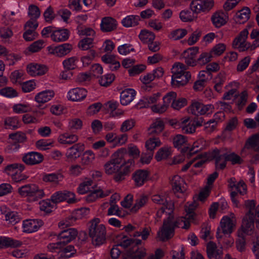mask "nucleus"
<instances>
[{
  "mask_svg": "<svg viewBox=\"0 0 259 259\" xmlns=\"http://www.w3.org/2000/svg\"><path fill=\"white\" fill-rule=\"evenodd\" d=\"M248 31L247 28L241 31L239 35L233 40L232 46L235 49H237L239 52H243L249 48L251 50L259 46V37L254 38L252 44L247 42L246 39L248 35Z\"/></svg>",
  "mask_w": 259,
  "mask_h": 259,
  "instance_id": "nucleus-3",
  "label": "nucleus"
},
{
  "mask_svg": "<svg viewBox=\"0 0 259 259\" xmlns=\"http://www.w3.org/2000/svg\"><path fill=\"white\" fill-rule=\"evenodd\" d=\"M245 205L246 208L248 209L246 213H250L259 217V205L255 207V203L254 200H247L245 202Z\"/></svg>",
  "mask_w": 259,
  "mask_h": 259,
  "instance_id": "nucleus-47",
  "label": "nucleus"
},
{
  "mask_svg": "<svg viewBox=\"0 0 259 259\" xmlns=\"http://www.w3.org/2000/svg\"><path fill=\"white\" fill-rule=\"evenodd\" d=\"M77 59L76 57H72L64 60L63 65L67 70H73L77 67Z\"/></svg>",
  "mask_w": 259,
  "mask_h": 259,
  "instance_id": "nucleus-50",
  "label": "nucleus"
},
{
  "mask_svg": "<svg viewBox=\"0 0 259 259\" xmlns=\"http://www.w3.org/2000/svg\"><path fill=\"white\" fill-rule=\"evenodd\" d=\"M18 192L22 197H28L33 201H37L45 195L44 190L34 184H28L19 187Z\"/></svg>",
  "mask_w": 259,
  "mask_h": 259,
  "instance_id": "nucleus-4",
  "label": "nucleus"
},
{
  "mask_svg": "<svg viewBox=\"0 0 259 259\" xmlns=\"http://www.w3.org/2000/svg\"><path fill=\"white\" fill-rule=\"evenodd\" d=\"M187 102L185 98L176 99L171 103V107L176 110H179L187 105Z\"/></svg>",
  "mask_w": 259,
  "mask_h": 259,
  "instance_id": "nucleus-61",
  "label": "nucleus"
},
{
  "mask_svg": "<svg viewBox=\"0 0 259 259\" xmlns=\"http://www.w3.org/2000/svg\"><path fill=\"white\" fill-rule=\"evenodd\" d=\"M78 232L74 228H69L61 231L58 235L59 243L65 246L67 243L75 239L77 236Z\"/></svg>",
  "mask_w": 259,
  "mask_h": 259,
  "instance_id": "nucleus-11",
  "label": "nucleus"
},
{
  "mask_svg": "<svg viewBox=\"0 0 259 259\" xmlns=\"http://www.w3.org/2000/svg\"><path fill=\"white\" fill-rule=\"evenodd\" d=\"M44 47V41L42 40H37L32 43L29 47L30 52L35 53L40 50Z\"/></svg>",
  "mask_w": 259,
  "mask_h": 259,
  "instance_id": "nucleus-63",
  "label": "nucleus"
},
{
  "mask_svg": "<svg viewBox=\"0 0 259 259\" xmlns=\"http://www.w3.org/2000/svg\"><path fill=\"white\" fill-rule=\"evenodd\" d=\"M187 69V67L184 64L181 63H175L171 68V72L172 73L171 79H179L180 75L184 74V72H188L186 71Z\"/></svg>",
  "mask_w": 259,
  "mask_h": 259,
  "instance_id": "nucleus-35",
  "label": "nucleus"
},
{
  "mask_svg": "<svg viewBox=\"0 0 259 259\" xmlns=\"http://www.w3.org/2000/svg\"><path fill=\"white\" fill-rule=\"evenodd\" d=\"M135 125V121L133 119H129L125 120L122 123L120 127V131L124 133L132 129Z\"/></svg>",
  "mask_w": 259,
  "mask_h": 259,
  "instance_id": "nucleus-59",
  "label": "nucleus"
},
{
  "mask_svg": "<svg viewBox=\"0 0 259 259\" xmlns=\"http://www.w3.org/2000/svg\"><path fill=\"white\" fill-rule=\"evenodd\" d=\"M250 9L245 7L239 11L236 15V21L240 23H244L247 21L250 17Z\"/></svg>",
  "mask_w": 259,
  "mask_h": 259,
  "instance_id": "nucleus-38",
  "label": "nucleus"
},
{
  "mask_svg": "<svg viewBox=\"0 0 259 259\" xmlns=\"http://www.w3.org/2000/svg\"><path fill=\"white\" fill-rule=\"evenodd\" d=\"M164 126L163 121L161 119H157L148 128V134L150 135H158L162 132Z\"/></svg>",
  "mask_w": 259,
  "mask_h": 259,
  "instance_id": "nucleus-36",
  "label": "nucleus"
},
{
  "mask_svg": "<svg viewBox=\"0 0 259 259\" xmlns=\"http://www.w3.org/2000/svg\"><path fill=\"white\" fill-rule=\"evenodd\" d=\"M187 33V31L185 29H178L175 30L170 33L169 38L176 40L182 38Z\"/></svg>",
  "mask_w": 259,
  "mask_h": 259,
  "instance_id": "nucleus-52",
  "label": "nucleus"
},
{
  "mask_svg": "<svg viewBox=\"0 0 259 259\" xmlns=\"http://www.w3.org/2000/svg\"><path fill=\"white\" fill-rule=\"evenodd\" d=\"M10 141L7 148L9 152L16 151L20 148L19 143H24L26 141V135L20 132L12 133L9 136Z\"/></svg>",
  "mask_w": 259,
  "mask_h": 259,
  "instance_id": "nucleus-7",
  "label": "nucleus"
},
{
  "mask_svg": "<svg viewBox=\"0 0 259 259\" xmlns=\"http://www.w3.org/2000/svg\"><path fill=\"white\" fill-rule=\"evenodd\" d=\"M0 95L7 98H14L18 96V93L12 88L6 87L0 90Z\"/></svg>",
  "mask_w": 259,
  "mask_h": 259,
  "instance_id": "nucleus-53",
  "label": "nucleus"
},
{
  "mask_svg": "<svg viewBox=\"0 0 259 259\" xmlns=\"http://www.w3.org/2000/svg\"><path fill=\"white\" fill-rule=\"evenodd\" d=\"M225 77L224 73H220L215 77L214 80L215 85L214 88L218 92H220L222 90V86L225 82Z\"/></svg>",
  "mask_w": 259,
  "mask_h": 259,
  "instance_id": "nucleus-57",
  "label": "nucleus"
},
{
  "mask_svg": "<svg viewBox=\"0 0 259 259\" xmlns=\"http://www.w3.org/2000/svg\"><path fill=\"white\" fill-rule=\"evenodd\" d=\"M43 222L40 220H26L23 221V232L32 233L38 230L42 225Z\"/></svg>",
  "mask_w": 259,
  "mask_h": 259,
  "instance_id": "nucleus-20",
  "label": "nucleus"
},
{
  "mask_svg": "<svg viewBox=\"0 0 259 259\" xmlns=\"http://www.w3.org/2000/svg\"><path fill=\"white\" fill-rule=\"evenodd\" d=\"M145 248H138L135 251H130L128 253V256L131 259H142L146 255Z\"/></svg>",
  "mask_w": 259,
  "mask_h": 259,
  "instance_id": "nucleus-49",
  "label": "nucleus"
},
{
  "mask_svg": "<svg viewBox=\"0 0 259 259\" xmlns=\"http://www.w3.org/2000/svg\"><path fill=\"white\" fill-rule=\"evenodd\" d=\"M147 196L143 195H141L137 199L136 203L134 206L131 209V211L133 212H137L141 207H143L147 202Z\"/></svg>",
  "mask_w": 259,
  "mask_h": 259,
  "instance_id": "nucleus-48",
  "label": "nucleus"
},
{
  "mask_svg": "<svg viewBox=\"0 0 259 259\" xmlns=\"http://www.w3.org/2000/svg\"><path fill=\"white\" fill-rule=\"evenodd\" d=\"M95 158V155L91 150L85 151L81 158V163L82 165H88L92 163Z\"/></svg>",
  "mask_w": 259,
  "mask_h": 259,
  "instance_id": "nucleus-42",
  "label": "nucleus"
},
{
  "mask_svg": "<svg viewBox=\"0 0 259 259\" xmlns=\"http://www.w3.org/2000/svg\"><path fill=\"white\" fill-rule=\"evenodd\" d=\"M78 137L75 134H70L68 133L60 135L58 138V142L61 144L71 145L76 142Z\"/></svg>",
  "mask_w": 259,
  "mask_h": 259,
  "instance_id": "nucleus-33",
  "label": "nucleus"
},
{
  "mask_svg": "<svg viewBox=\"0 0 259 259\" xmlns=\"http://www.w3.org/2000/svg\"><path fill=\"white\" fill-rule=\"evenodd\" d=\"M115 78L113 74H107L102 76L99 81L101 85L107 87L110 85Z\"/></svg>",
  "mask_w": 259,
  "mask_h": 259,
  "instance_id": "nucleus-55",
  "label": "nucleus"
},
{
  "mask_svg": "<svg viewBox=\"0 0 259 259\" xmlns=\"http://www.w3.org/2000/svg\"><path fill=\"white\" fill-rule=\"evenodd\" d=\"M78 219L76 215H70L67 217L65 220H62L58 224V226L60 228L62 229L65 227H67L68 226L72 225L75 222V221Z\"/></svg>",
  "mask_w": 259,
  "mask_h": 259,
  "instance_id": "nucleus-54",
  "label": "nucleus"
},
{
  "mask_svg": "<svg viewBox=\"0 0 259 259\" xmlns=\"http://www.w3.org/2000/svg\"><path fill=\"white\" fill-rule=\"evenodd\" d=\"M256 216L250 213H246L243 219L241 225L242 234L251 235L253 233L254 227V218Z\"/></svg>",
  "mask_w": 259,
  "mask_h": 259,
  "instance_id": "nucleus-13",
  "label": "nucleus"
},
{
  "mask_svg": "<svg viewBox=\"0 0 259 259\" xmlns=\"http://www.w3.org/2000/svg\"><path fill=\"white\" fill-rule=\"evenodd\" d=\"M191 78L190 72H184L179 76V79H171V84L174 88H180L185 85Z\"/></svg>",
  "mask_w": 259,
  "mask_h": 259,
  "instance_id": "nucleus-30",
  "label": "nucleus"
},
{
  "mask_svg": "<svg viewBox=\"0 0 259 259\" xmlns=\"http://www.w3.org/2000/svg\"><path fill=\"white\" fill-rule=\"evenodd\" d=\"M152 200L154 203L162 205V206H165L166 209L168 210L166 213L170 214L174 209V204L169 199H168L167 197L162 195H154L152 197Z\"/></svg>",
  "mask_w": 259,
  "mask_h": 259,
  "instance_id": "nucleus-16",
  "label": "nucleus"
},
{
  "mask_svg": "<svg viewBox=\"0 0 259 259\" xmlns=\"http://www.w3.org/2000/svg\"><path fill=\"white\" fill-rule=\"evenodd\" d=\"M149 176L150 172L147 170L139 169L136 170L133 175L135 185L138 187L143 186L148 181Z\"/></svg>",
  "mask_w": 259,
  "mask_h": 259,
  "instance_id": "nucleus-17",
  "label": "nucleus"
},
{
  "mask_svg": "<svg viewBox=\"0 0 259 259\" xmlns=\"http://www.w3.org/2000/svg\"><path fill=\"white\" fill-rule=\"evenodd\" d=\"M84 150V144L82 143L75 144L68 149L66 153V157L68 159H75L80 156Z\"/></svg>",
  "mask_w": 259,
  "mask_h": 259,
  "instance_id": "nucleus-23",
  "label": "nucleus"
},
{
  "mask_svg": "<svg viewBox=\"0 0 259 259\" xmlns=\"http://www.w3.org/2000/svg\"><path fill=\"white\" fill-rule=\"evenodd\" d=\"M186 142V137L181 135L176 136L173 140L174 145L177 148H180Z\"/></svg>",
  "mask_w": 259,
  "mask_h": 259,
  "instance_id": "nucleus-64",
  "label": "nucleus"
},
{
  "mask_svg": "<svg viewBox=\"0 0 259 259\" xmlns=\"http://www.w3.org/2000/svg\"><path fill=\"white\" fill-rule=\"evenodd\" d=\"M226 160L230 161L232 164H240L243 161L241 158L235 153H231L229 154L226 153Z\"/></svg>",
  "mask_w": 259,
  "mask_h": 259,
  "instance_id": "nucleus-58",
  "label": "nucleus"
},
{
  "mask_svg": "<svg viewBox=\"0 0 259 259\" xmlns=\"http://www.w3.org/2000/svg\"><path fill=\"white\" fill-rule=\"evenodd\" d=\"M177 226V222L174 221L170 217H168L166 220H164L163 226L157 233V236L160 240L162 241H166L174 235L175 227Z\"/></svg>",
  "mask_w": 259,
  "mask_h": 259,
  "instance_id": "nucleus-6",
  "label": "nucleus"
},
{
  "mask_svg": "<svg viewBox=\"0 0 259 259\" xmlns=\"http://www.w3.org/2000/svg\"><path fill=\"white\" fill-rule=\"evenodd\" d=\"M27 71L31 76L42 75L47 71V67L44 65L30 64L27 66Z\"/></svg>",
  "mask_w": 259,
  "mask_h": 259,
  "instance_id": "nucleus-26",
  "label": "nucleus"
},
{
  "mask_svg": "<svg viewBox=\"0 0 259 259\" xmlns=\"http://www.w3.org/2000/svg\"><path fill=\"white\" fill-rule=\"evenodd\" d=\"M22 244L21 241L11 238L4 237L0 238V248L4 247H17Z\"/></svg>",
  "mask_w": 259,
  "mask_h": 259,
  "instance_id": "nucleus-34",
  "label": "nucleus"
},
{
  "mask_svg": "<svg viewBox=\"0 0 259 259\" xmlns=\"http://www.w3.org/2000/svg\"><path fill=\"white\" fill-rule=\"evenodd\" d=\"M110 193L111 191L109 190L104 192L101 189H97L91 191V193L85 197V200L88 202H93L99 198H103L108 196Z\"/></svg>",
  "mask_w": 259,
  "mask_h": 259,
  "instance_id": "nucleus-27",
  "label": "nucleus"
},
{
  "mask_svg": "<svg viewBox=\"0 0 259 259\" xmlns=\"http://www.w3.org/2000/svg\"><path fill=\"white\" fill-rule=\"evenodd\" d=\"M171 184L175 194H183L186 190V185L184 181L179 176L176 175L173 177Z\"/></svg>",
  "mask_w": 259,
  "mask_h": 259,
  "instance_id": "nucleus-24",
  "label": "nucleus"
},
{
  "mask_svg": "<svg viewBox=\"0 0 259 259\" xmlns=\"http://www.w3.org/2000/svg\"><path fill=\"white\" fill-rule=\"evenodd\" d=\"M213 4V0H193L190 4V8L193 13L198 14L201 11H209Z\"/></svg>",
  "mask_w": 259,
  "mask_h": 259,
  "instance_id": "nucleus-9",
  "label": "nucleus"
},
{
  "mask_svg": "<svg viewBox=\"0 0 259 259\" xmlns=\"http://www.w3.org/2000/svg\"><path fill=\"white\" fill-rule=\"evenodd\" d=\"M40 15V11L38 7L32 5L29 7L28 8V15L31 18L37 19L39 17Z\"/></svg>",
  "mask_w": 259,
  "mask_h": 259,
  "instance_id": "nucleus-60",
  "label": "nucleus"
},
{
  "mask_svg": "<svg viewBox=\"0 0 259 259\" xmlns=\"http://www.w3.org/2000/svg\"><path fill=\"white\" fill-rule=\"evenodd\" d=\"M63 179V175L59 173L44 174L42 180L45 182L58 183Z\"/></svg>",
  "mask_w": 259,
  "mask_h": 259,
  "instance_id": "nucleus-43",
  "label": "nucleus"
},
{
  "mask_svg": "<svg viewBox=\"0 0 259 259\" xmlns=\"http://www.w3.org/2000/svg\"><path fill=\"white\" fill-rule=\"evenodd\" d=\"M161 142L159 138L156 137L149 138L145 143L147 151H154V149L161 145Z\"/></svg>",
  "mask_w": 259,
  "mask_h": 259,
  "instance_id": "nucleus-46",
  "label": "nucleus"
},
{
  "mask_svg": "<svg viewBox=\"0 0 259 259\" xmlns=\"http://www.w3.org/2000/svg\"><path fill=\"white\" fill-rule=\"evenodd\" d=\"M5 219L12 225L17 223L20 220L17 213L13 211L7 213L5 215Z\"/></svg>",
  "mask_w": 259,
  "mask_h": 259,
  "instance_id": "nucleus-62",
  "label": "nucleus"
},
{
  "mask_svg": "<svg viewBox=\"0 0 259 259\" xmlns=\"http://www.w3.org/2000/svg\"><path fill=\"white\" fill-rule=\"evenodd\" d=\"M125 154L126 149L124 148H121L114 152L111 159L104 165L105 172L108 175H112L119 172L123 165Z\"/></svg>",
  "mask_w": 259,
  "mask_h": 259,
  "instance_id": "nucleus-2",
  "label": "nucleus"
},
{
  "mask_svg": "<svg viewBox=\"0 0 259 259\" xmlns=\"http://www.w3.org/2000/svg\"><path fill=\"white\" fill-rule=\"evenodd\" d=\"M194 14L192 15L191 12L189 10H183L180 13V18L183 22L192 21L196 18V16H194Z\"/></svg>",
  "mask_w": 259,
  "mask_h": 259,
  "instance_id": "nucleus-56",
  "label": "nucleus"
},
{
  "mask_svg": "<svg viewBox=\"0 0 259 259\" xmlns=\"http://www.w3.org/2000/svg\"><path fill=\"white\" fill-rule=\"evenodd\" d=\"M244 148L253 151L259 150V134L250 137L246 141Z\"/></svg>",
  "mask_w": 259,
  "mask_h": 259,
  "instance_id": "nucleus-31",
  "label": "nucleus"
},
{
  "mask_svg": "<svg viewBox=\"0 0 259 259\" xmlns=\"http://www.w3.org/2000/svg\"><path fill=\"white\" fill-rule=\"evenodd\" d=\"M136 91L133 89H126L120 94V103L122 105L129 104L134 99Z\"/></svg>",
  "mask_w": 259,
  "mask_h": 259,
  "instance_id": "nucleus-29",
  "label": "nucleus"
},
{
  "mask_svg": "<svg viewBox=\"0 0 259 259\" xmlns=\"http://www.w3.org/2000/svg\"><path fill=\"white\" fill-rule=\"evenodd\" d=\"M226 153H224L222 150L215 148L208 153H204L198 156L200 158L203 157L207 160H215V165L217 169H223L226 166Z\"/></svg>",
  "mask_w": 259,
  "mask_h": 259,
  "instance_id": "nucleus-5",
  "label": "nucleus"
},
{
  "mask_svg": "<svg viewBox=\"0 0 259 259\" xmlns=\"http://www.w3.org/2000/svg\"><path fill=\"white\" fill-rule=\"evenodd\" d=\"M198 52L197 47H193L185 51L182 54V57L185 60V63L190 66L196 65V55Z\"/></svg>",
  "mask_w": 259,
  "mask_h": 259,
  "instance_id": "nucleus-18",
  "label": "nucleus"
},
{
  "mask_svg": "<svg viewBox=\"0 0 259 259\" xmlns=\"http://www.w3.org/2000/svg\"><path fill=\"white\" fill-rule=\"evenodd\" d=\"M220 225L222 233L224 234H230L235 227V218L233 216L231 218L228 216H225L221 220Z\"/></svg>",
  "mask_w": 259,
  "mask_h": 259,
  "instance_id": "nucleus-14",
  "label": "nucleus"
},
{
  "mask_svg": "<svg viewBox=\"0 0 259 259\" xmlns=\"http://www.w3.org/2000/svg\"><path fill=\"white\" fill-rule=\"evenodd\" d=\"M51 200L56 204L63 201H66L68 203H74L76 202L75 194L66 190L56 192L51 196Z\"/></svg>",
  "mask_w": 259,
  "mask_h": 259,
  "instance_id": "nucleus-8",
  "label": "nucleus"
},
{
  "mask_svg": "<svg viewBox=\"0 0 259 259\" xmlns=\"http://www.w3.org/2000/svg\"><path fill=\"white\" fill-rule=\"evenodd\" d=\"M170 154V148L163 147L159 149L155 156V158L158 161H159L167 158Z\"/></svg>",
  "mask_w": 259,
  "mask_h": 259,
  "instance_id": "nucleus-45",
  "label": "nucleus"
},
{
  "mask_svg": "<svg viewBox=\"0 0 259 259\" xmlns=\"http://www.w3.org/2000/svg\"><path fill=\"white\" fill-rule=\"evenodd\" d=\"M89 230V235L94 245L99 246L105 242L106 228L103 224L100 223L99 218H95L90 221Z\"/></svg>",
  "mask_w": 259,
  "mask_h": 259,
  "instance_id": "nucleus-1",
  "label": "nucleus"
},
{
  "mask_svg": "<svg viewBox=\"0 0 259 259\" xmlns=\"http://www.w3.org/2000/svg\"><path fill=\"white\" fill-rule=\"evenodd\" d=\"M190 118L185 117L181 119V127L184 133L192 134L195 132V128L192 121L189 122Z\"/></svg>",
  "mask_w": 259,
  "mask_h": 259,
  "instance_id": "nucleus-37",
  "label": "nucleus"
},
{
  "mask_svg": "<svg viewBox=\"0 0 259 259\" xmlns=\"http://www.w3.org/2000/svg\"><path fill=\"white\" fill-rule=\"evenodd\" d=\"M72 50V46L70 44L65 43L54 48H50L49 52L57 57H62L68 54Z\"/></svg>",
  "mask_w": 259,
  "mask_h": 259,
  "instance_id": "nucleus-15",
  "label": "nucleus"
},
{
  "mask_svg": "<svg viewBox=\"0 0 259 259\" xmlns=\"http://www.w3.org/2000/svg\"><path fill=\"white\" fill-rule=\"evenodd\" d=\"M100 26L103 32H110L116 28L117 22L112 17H106L102 18Z\"/></svg>",
  "mask_w": 259,
  "mask_h": 259,
  "instance_id": "nucleus-25",
  "label": "nucleus"
},
{
  "mask_svg": "<svg viewBox=\"0 0 259 259\" xmlns=\"http://www.w3.org/2000/svg\"><path fill=\"white\" fill-rule=\"evenodd\" d=\"M69 36V31L67 29H55L51 35L52 39L56 42L66 41Z\"/></svg>",
  "mask_w": 259,
  "mask_h": 259,
  "instance_id": "nucleus-28",
  "label": "nucleus"
},
{
  "mask_svg": "<svg viewBox=\"0 0 259 259\" xmlns=\"http://www.w3.org/2000/svg\"><path fill=\"white\" fill-rule=\"evenodd\" d=\"M207 146L206 141L203 138H200L195 141L192 147L190 149L188 147H185L182 149V153H186L189 149V152L187 153V157L188 158L192 156L195 153H196L203 149Z\"/></svg>",
  "mask_w": 259,
  "mask_h": 259,
  "instance_id": "nucleus-12",
  "label": "nucleus"
},
{
  "mask_svg": "<svg viewBox=\"0 0 259 259\" xmlns=\"http://www.w3.org/2000/svg\"><path fill=\"white\" fill-rule=\"evenodd\" d=\"M44 159L43 155L38 152H30L25 154L23 158V162L28 165H35L41 163Z\"/></svg>",
  "mask_w": 259,
  "mask_h": 259,
  "instance_id": "nucleus-19",
  "label": "nucleus"
},
{
  "mask_svg": "<svg viewBox=\"0 0 259 259\" xmlns=\"http://www.w3.org/2000/svg\"><path fill=\"white\" fill-rule=\"evenodd\" d=\"M225 17L223 13H216L212 16L211 20L216 27L220 28L227 22Z\"/></svg>",
  "mask_w": 259,
  "mask_h": 259,
  "instance_id": "nucleus-39",
  "label": "nucleus"
},
{
  "mask_svg": "<svg viewBox=\"0 0 259 259\" xmlns=\"http://www.w3.org/2000/svg\"><path fill=\"white\" fill-rule=\"evenodd\" d=\"M140 39L145 44H148L153 41L155 39V34L150 31L146 30H143L139 35Z\"/></svg>",
  "mask_w": 259,
  "mask_h": 259,
  "instance_id": "nucleus-41",
  "label": "nucleus"
},
{
  "mask_svg": "<svg viewBox=\"0 0 259 259\" xmlns=\"http://www.w3.org/2000/svg\"><path fill=\"white\" fill-rule=\"evenodd\" d=\"M207 256L209 259H222L223 252L217 248L215 243L209 242L206 246Z\"/></svg>",
  "mask_w": 259,
  "mask_h": 259,
  "instance_id": "nucleus-22",
  "label": "nucleus"
},
{
  "mask_svg": "<svg viewBox=\"0 0 259 259\" xmlns=\"http://www.w3.org/2000/svg\"><path fill=\"white\" fill-rule=\"evenodd\" d=\"M140 19L139 16L130 15L123 19L121 23L124 27H130L138 25Z\"/></svg>",
  "mask_w": 259,
  "mask_h": 259,
  "instance_id": "nucleus-40",
  "label": "nucleus"
},
{
  "mask_svg": "<svg viewBox=\"0 0 259 259\" xmlns=\"http://www.w3.org/2000/svg\"><path fill=\"white\" fill-rule=\"evenodd\" d=\"M87 93V91L83 88H76L68 92V97L72 101H80L86 97Z\"/></svg>",
  "mask_w": 259,
  "mask_h": 259,
  "instance_id": "nucleus-21",
  "label": "nucleus"
},
{
  "mask_svg": "<svg viewBox=\"0 0 259 259\" xmlns=\"http://www.w3.org/2000/svg\"><path fill=\"white\" fill-rule=\"evenodd\" d=\"M54 95L53 90H46L37 94L35 97V100L38 103L44 104L51 100Z\"/></svg>",
  "mask_w": 259,
  "mask_h": 259,
  "instance_id": "nucleus-32",
  "label": "nucleus"
},
{
  "mask_svg": "<svg viewBox=\"0 0 259 259\" xmlns=\"http://www.w3.org/2000/svg\"><path fill=\"white\" fill-rule=\"evenodd\" d=\"M160 94L156 93L151 96L145 97L141 100V102L144 104V107H148L150 105L155 103L158 98L160 97Z\"/></svg>",
  "mask_w": 259,
  "mask_h": 259,
  "instance_id": "nucleus-51",
  "label": "nucleus"
},
{
  "mask_svg": "<svg viewBox=\"0 0 259 259\" xmlns=\"http://www.w3.org/2000/svg\"><path fill=\"white\" fill-rule=\"evenodd\" d=\"M213 106L211 104L204 105L202 103L194 101L189 107V112L195 115H203L207 112H212Z\"/></svg>",
  "mask_w": 259,
  "mask_h": 259,
  "instance_id": "nucleus-10",
  "label": "nucleus"
},
{
  "mask_svg": "<svg viewBox=\"0 0 259 259\" xmlns=\"http://www.w3.org/2000/svg\"><path fill=\"white\" fill-rule=\"evenodd\" d=\"M90 186H92V188H94L96 187V185L94 184L92 180H88L79 185L77 191L80 194H85L88 191H91Z\"/></svg>",
  "mask_w": 259,
  "mask_h": 259,
  "instance_id": "nucleus-44",
  "label": "nucleus"
}]
</instances>
